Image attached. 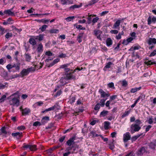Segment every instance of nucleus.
I'll return each instance as SVG.
<instances>
[{
	"instance_id": "56",
	"label": "nucleus",
	"mask_w": 156,
	"mask_h": 156,
	"mask_svg": "<svg viewBox=\"0 0 156 156\" xmlns=\"http://www.w3.org/2000/svg\"><path fill=\"white\" fill-rule=\"evenodd\" d=\"M117 97V95H114L110 97V100L112 101V100H114Z\"/></svg>"
},
{
	"instance_id": "18",
	"label": "nucleus",
	"mask_w": 156,
	"mask_h": 156,
	"mask_svg": "<svg viewBox=\"0 0 156 156\" xmlns=\"http://www.w3.org/2000/svg\"><path fill=\"white\" fill-rule=\"evenodd\" d=\"M106 43L107 46H110L112 44V41L111 38H108L106 40Z\"/></svg>"
},
{
	"instance_id": "47",
	"label": "nucleus",
	"mask_w": 156,
	"mask_h": 156,
	"mask_svg": "<svg viewBox=\"0 0 156 156\" xmlns=\"http://www.w3.org/2000/svg\"><path fill=\"white\" fill-rule=\"evenodd\" d=\"M53 123L51 122L48 124V126L46 127L45 129H50L53 126Z\"/></svg>"
},
{
	"instance_id": "31",
	"label": "nucleus",
	"mask_w": 156,
	"mask_h": 156,
	"mask_svg": "<svg viewBox=\"0 0 156 156\" xmlns=\"http://www.w3.org/2000/svg\"><path fill=\"white\" fill-rule=\"evenodd\" d=\"M110 124L109 122L105 121L104 122V128L105 129H108V126Z\"/></svg>"
},
{
	"instance_id": "4",
	"label": "nucleus",
	"mask_w": 156,
	"mask_h": 156,
	"mask_svg": "<svg viewBox=\"0 0 156 156\" xmlns=\"http://www.w3.org/2000/svg\"><path fill=\"white\" fill-rule=\"evenodd\" d=\"M24 145L23 147L26 148H29L31 151H35L37 149L36 146L35 145H26L25 144H24Z\"/></svg>"
},
{
	"instance_id": "40",
	"label": "nucleus",
	"mask_w": 156,
	"mask_h": 156,
	"mask_svg": "<svg viewBox=\"0 0 156 156\" xmlns=\"http://www.w3.org/2000/svg\"><path fill=\"white\" fill-rule=\"evenodd\" d=\"M74 18H75V16H69L66 18V20L67 21L69 22L73 20Z\"/></svg>"
},
{
	"instance_id": "64",
	"label": "nucleus",
	"mask_w": 156,
	"mask_h": 156,
	"mask_svg": "<svg viewBox=\"0 0 156 156\" xmlns=\"http://www.w3.org/2000/svg\"><path fill=\"white\" fill-rule=\"evenodd\" d=\"M148 123L150 124H151L153 123V121L152 117H151L149 118L148 121Z\"/></svg>"
},
{
	"instance_id": "22",
	"label": "nucleus",
	"mask_w": 156,
	"mask_h": 156,
	"mask_svg": "<svg viewBox=\"0 0 156 156\" xmlns=\"http://www.w3.org/2000/svg\"><path fill=\"white\" fill-rule=\"evenodd\" d=\"M96 16V15H94V16H92V15H89L87 18V23L88 24H90L91 22H92V21L91 20L92 18L91 17L92 16Z\"/></svg>"
},
{
	"instance_id": "49",
	"label": "nucleus",
	"mask_w": 156,
	"mask_h": 156,
	"mask_svg": "<svg viewBox=\"0 0 156 156\" xmlns=\"http://www.w3.org/2000/svg\"><path fill=\"white\" fill-rule=\"evenodd\" d=\"M83 69V68L82 67H77L75 69L73 72V73H74L75 72H76L77 70L80 71L82 70Z\"/></svg>"
},
{
	"instance_id": "19",
	"label": "nucleus",
	"mask_w": 156,
	"mask_h": 156,
	"mask_svg": "<svg viewBox=\"0 0 156 156\" xmlns=\"http://www.w3.org/2000/svg\"><path fill=\"white\" fill-rule=\"evenodd\" d=\"M81 6V5H74L70 6L69 7V9L71 11H73L74 9L80 8Z\"/></svg>"
},
{
	"instance_id": "15",
	"label": "nucleus",
	"mask_w": 156,
	"mask_h": 156,
	"mask_svg": "<svg viewBox=\"0 0 156 156\" xmlns=\"http://www.w3.org/2000/svg\"><path fill=\"white\" fill-rule=\"evenodd\" d=\"M30 109L27 108H25L23 109L22 112L23 115H27L30 113Z\"/></svg>"
},
{
	"instance_id": "53",
	"label": "nucleus",
	"mask_w": 156,
	"mask_h": 156,
	"mask_svg": "<svg viewBox=\"0 0 156 156\" xmlns=\"http://www.w3.org/2000/svg\"><path fill=\"white\" fill-rule=\"evenodd\" d=\"M5 79L6 80H9V75L7 72H6L5 74Z\"/></svg>"
},
{
	"instance_id": "17",
	"label": "nucleus",
	"mask_w": 156,
	"mask_h": 156,
	"mask_svg": "<svg viewBox=\"0 0 156 156\" xmlns=\"http://www.w3.org/2000/svg\"><path fill=\"white\" fill-rule=\"evenodd\" d=\"M25 60L29 62L31 59V56L28 53H25L24 55Z\"/></svg>"
},
{
	"instance_id": "26",
	"label": "nucleus",
	"mask_w": 156,
	"mask_h": 156,
	"mask_svg": "<svg viewBox=\"0 0 156 156\" xmlns=\"http://www.w3.org/2000/svg\"><path fill=\"white\" fill-rule=\"evenodd\" d=\"M65 76H64V77H62L60 80V82L62 84V85L65 84L66 83L65 81V80H68L67 79L65 78Z\"/></svg>"
},
{
	"instance_id": "57",
	"label": "nucleus",
	"mask_w": 156,
	"mask_h": 156,
	"mask_svg": "<svg viewBox=\"0 0 156 156\" xmlns=\"http://www.w3.org/2000/svg\"><path fill=\"white\" fill-rule=\"evenodd\" d=\"M5 58H2L0 59V64L3 65L5 62V60H4Z\"/></svg>"
},
{
	"instance_id": "37",
	"label": "nucleus",
	"mask_w": 156,
	"mask_h": 156,
	"mask_svg": "<svg viewBox=\"0 0 156 156\" xmlns=\"http://www.w3.org/2000/svg\"><path fill=\"white\" fill-rule=\"evenodd\" d=\"M99 19V18L98 17H96L93 18L92 20V25H94L97 22Z\"/></svg>"
},
{
	"instance_id": "16",
	"label": "nucleus",
	"mask_w": 156,
	"mask_h": 156,
	"mask_svg": "<svg viewBox=\"0 0 156 156\" xmlns=\"http://www.w3.org/2000/svg\"><path fill=\"white\" fill-rule=\"evenodd\" d=\"M20 74H21L22 75V77H23L27 75L29 73L27 69H23L20 73Z\"/></svg>"
},
{
	"instance_id": "6",
	"label": "nucleus",
	"mask_w": 156,
	"mask_h": 156,
	"mask_svg": "<svg viewBox=\"0 0 156 156\" xmlns=\"http://www.w3.org/2000/svg\"><path fill=\"white\" fill-rule=\"evenodd\" d=\"M99 92L101 94V98H105L106 97H108L110 94L108 93H107L105 92L102 89H100L99 90Z\"/></svg>"
},
{
	"instance_id": "63",
	"label": "nucleus",
	"mask_w": 156,
	"mask_h": 156,
	"mask_svg": "<svg viewBox=\"0 0 156 156\" xmlns=\"http://www.w3.org/2000/svg\"><path fill=\"white\" fill-rule=\"evenodd\" d=\"M74 26L75 27H76V28L80 30H81V27H82V26L80 25H77L76 24H74Z\"/></svg>"
},
{
	"instance_id": "55",
	"label": "nucleus",
	"mask_w": 156,
	"mask_h": 156,
	"mask_svg": "<svg viewBox=\"0 0 156 156\" xmlns=\"http://www.w3.org/2000/svg\"><path fill=\"white\" fill-rule=\"evenodd\" d=\"M135 122L136 123H134L133 124H136L140 126V125L142 123L141 122V121L139 119H136L135 121Z\"/></svg>"
},
{
	"instance_id": "38",
	"label": "nucleus",
	"mask_w": 156,
	"mask_h": 156,
	"mask_svg": "<svg viewBox=\"0 0 156 156\" xmlns=\"http://www.w3.org/2000/svg\"><path fill=\"white\" fill-rule=\"evenodd\" d=\"M100 108V103H98L95 106L94 109L95 110H99Z\"/></svg>"
},
{
	"instance_id": "62",
	"label": "nucleus",
	"mask_w": 156,
	"mask_h": 156,
	"mask_svg": "<svg viewBox=\"0 0 156 156\" xmlns=\"http://www.w3.org/2000/svg\"><path fill=\"white\" fill-rule=\"evenodd\" d=\"M110 33L112 34H116L118 33V31L117 30H112L110 31Z\"/></svg>"
},
{
	"instance_id": "1",
	"label": "nucleus",
	"mask_w": 156,
	"mask_h": 156,
	"mask_svg": "<svg viewBox=\"0 0 156 156\" xmlns=\"http://www.w3.org/2000/svg\"><path fill=\"white\" fill-rule=\"evenodd\" d=\"M70 64H64L61 66V68H64L65 71L64 76H65V78L67 80H75L77 78L75 75H73V69H71L70 68H67Z\"/></svg>"
},
{
	"instance_id": "30",
	"label": "nucleus",
	"mask_w": 156,
	"mask_h": 156,
	"mask_svg": "<svg viewBox=\"0 0 156 156\" xmlns=\"http://www.w3.org/2000/svg\"><path fill=\"white\" fill-rule=\"evenodd\" d=\"M130 110L127 111H125L124 113L123 114V115H122L121 117L122 118H124L126 116H128L129 114L130 113Z\"/></svg>"
},
{
	"instance_id": "33",
	"label": "nucleus",
	"mask_w": 156,
	"mask_h": 156,
	"mask_svg": "<svg viewBox=\"0 0 156 156\" xmlns=\"http://www.w3.org/2000/svg\"><path fill=\"white\" fill-rule=\"evenodd\" d=\"M108 145L109 146V148L112 150H113L115 148L114 144L112 142H109Z\"/></svg>"
},
{
	"instance_id": "59",
	"label": "nucleus",
	"mask_w": 156,
	"mask_h": 156,
	"mask_svg": "<svg viewBox=\"0 0 156 156\" xmlns=\"http://www.w3.org/2000/svg\"><path fill=\"white\" fill-rule=\"evenodd\" d=\"M25 127L24 126H18L17 128V129H18L21 130H24L25 129Z\"/></svg>"
},
{
	"instance_id": "51",
	"label": "nucleus",
	"mask_w": 156,
	"mask_h": 156,
	"mask_svg": "<svg viewBox=\"0 0 156 156\" xmlns=\"http://www.w3.org/2000/svg\"><path fill=\"white\" fill-rule=\"evenodd\" d=\"M45 54L48 56H51L52 55L53 53L51 51H48L46 52Z\"/></svg>"
},
{
	"instance_id": "28",
	"label": "nucleus",
	"mask_w": 156,
	"mask_h": 156,
	"mask_svg": "<svg viewBox=\"0 0 156 156\" xmlns=\"http://www.w3.org/2000/svg\"><path fill=\"white\" fill-rule=\"evenodd\" d=\"M5 129L6 127H2L1 129L0 130L1 131V133H1V134H3L5 135L7 134V132L5 130Z\"/></svg>"
},
{
	"instance_id": "29",
	"label": "nucleus",
	"mask_w": 156,
	"mask_h": 156,
	"mask_svg": "<svg viewBox=\"0 0 156 156\" xmlns=\"http://www.w3.org/2000/svg\"><path fill=\"white\" fill-rule=\"evenodd\" d=\"M107 98L105 99H101L100 101V105L102 107H104L105 105V102L107 100Z\"/></svg>"
},
{
	"instance_id": "44",
	"label": "nucleus",
	"mask_w": 156,
	"mask_h": 156,
	"mask_svg": "<svg viewBox=\"0 0 156 156\" xmlns=\"http://www.w3.org/2000/svg\"><path fill=\"white\" fill-rule=\"evenodd\" d=\"M5 32L4 28H3L1 26H0V34L1 35L3 34Z\"/></svg>"
},
{
	"instance_id": "3",
	"label": "nucleus",
	"mask_w": 156,
	"mask_h": 156,
	"mask_svg": "<svg viewBox=\"0 0 156 156\" xmlns=\"http://www.w3.org/2000/svg\"><path fill=\"white\" fill-rule=\"evenodd\" d=\"M20 101L17 98L14 97L10 101V105L18 107Z\"/></svg>"
},
{
	"instance_id": "24",
	"label": "nucleus",
	"mask_w": 156,
	"mask_h": 156,
	"mask_svg": "<svg viewBox=\"0 0 156 156\" xmlns=\"http://www.w3.org/2000/svg\"><path fill=\"white\" fill-rule=\"evenodd\" d=\"M145 64L147 65L148 66L151 65L153 64H155L156 63V61H155L154 62H152L151 60H149L148 61H145L144 62Z\"/></svg>"
},
{
	"instance_id": "42",
	"label": "nucleus",
	"mask_w": 156,
	"mask_h": 156,
	"mask_svg": "<svg viewBox=\"0 0 156 156\" xmlns=\"http://www.w3.org/2000/svg\"><path fill=\"white\" fill-rule=\"evenodd\" d=\"M122 84L123 87H126L128 85L127 82L126 80H124L122 82Z\"/></svg>"
},
{
	"instance_id": "48",
	"label": "nucleus",
	"mask_w": 156,
	"mask_h": 156,
	"mask_svg": "<svg viewBox=\"0 0 156 156\" xmlns=\"http://www.w3.org/2000/svg\"><path fill=\"white\" fill-rule=\"evenodd\" d=\"M19 75L17 74L12 75V76H10L9 80L10 79H13L19 77Z\"/></svg>"
},
{
	"instance_id": "11",
	"label": "nucleus",
	"mask_w": 156,
	"mask_h": 156,
	"mask_svg": "<svg viewBox=\"0 0 156 156\" xmlns=\"http://www.w3.org/2000/svg\"><path fill=\"white\" fill-rule=\"evenodd\" d=\"M4 14H8L9 16H14L15 15V13L10 9L5 10L4 11Z\"/></svg>"
},
{
	"instance_id": "45",
	"label": "nucleus",
	"mask_w": 156,
	"mask_h": 156,
	"mask_svg": "<svg viewBox=\"0 0 156 156\" xmlns=\"http://www.w3.org/2000/svg\"><path fill=\"white\" fill-rule=\"evenodd\" d=\"M108 87L111 88H114V84L113 82L109 83L108 84Z\"/></svg>"
},
{
	"instance_id": "35",
	"label": "nucleus",
	"mask_w": 156,
	"mask_h": 156,
	"mask_svg": "<svg viewBox=\"0 0 156 156\" xmlns=\"http://www.w3.org/2000/svg\"><path fill=\"white\" fill-rule=\"evenodd\" d=\"M98 0H91L90 1L89 3L87 5V6L91 5L92 4H94L96 2H97Z\"/></svg>"
},
{
	"instance_id": "20",
	"label": "nucleus",
	"mask_w": 156,
	"mask_h": 156,
	"mask_svg": "<svg viewBox=\"0 0 156 156\" xmlns=\"http://www.w3.org/2000/svg\"><path fill=\"white\" fill-rule=\"evenodd\" d=\"M121 23L120 20H117L114 24L113 27L114 29L117 28L118 27H119Z\"/></svg>"
},
{
	"instance_id": "14",
	"label": "nucleus",
	"mask_w": 156,
	"mask_h": 156,
	"mask_svg": "<svg viewBox=\"0 0 156 156\" xmlns=\"http://www.w3.org/2000/svg\"><path fill=\"white\" fill-rule=\"evenodd\" d=\"M112 64L113 63L111 62H109L108 63H107L106 65L103 69V70L105 71H106L107 70L106 69H107L110 68L111 67V66Z\"/></svg>"
},
{
	"instance_id": "23",
	"label": "nucleus",
	"mask_w": 156,
	"mask_h": 156,
	"mask_svg": "<svg viewBox=\"0 0 156 156\" xmlns=\"http://www.w3.org/2000/svg\"><path fill=\"white\" fill-rule=\"evenodd\" d=\"M59 30L57 29H51L48 30L50 34H56L58 33Z\"/></svg>"
},
{
	"instance_id": "34",
	"label": "nucleus",
	"mask_w": 156,
	"mask_h": 156,
	"mask_svg": "<svg viewBox=\"0 0 156 156\" xmlns=\"http://www.w3.org/2000/svg\"><path fill=\"white\" fill-rule=\"evenodd\" d=\"M48 27V26L46 25H43L41 27L39 28V30H41L42 32H43L45 31Z\"/></svg>"
},
{
	"instance_id": "36",
	"label": "nucleus",
	"mask_w": 156,
	"mask_h": 156,
	"mask_svg": "<svg viewBox=\"0 0 156 156\" xmlns=\"http://www.w3.org/2000/svg\"><path fill=\"white\" fill-rule=\"evenodd\" d=\"M6 96L5 95H3L0 99V103L4 102L5 100Z\"/></svg>"
},
{
	"instance_id": "25",
	"label": "nucleus",
	"mask_w": 156,
	"mask_h": 156,
	"mask_svg": "<svg viewBox=\"0 0 156 156\" xmlns=\"http://www.w3.org/2000/svg\"><path fill=\"white\" fill-rule=\"evenodd\" d=\"M108 112V111L104 110L101 112L100 115V116L105 117L107 115Z\"/></svg>"
},
{
	"instance_id": "8",
	"label": "nucleus",
	"mask_w": 156,
	"mask_h": 156,
	"mask_svg": "<svg viewBox=\"0 0 156 156\" xmlns=\"http://www.w3.org/2000/svg\"><path fill=\"white\" fill-rule=\"evenodd\" d=\"M12 135L13 137L16 138L17 139H19L22 136V132L12 133Z\"/></svg>"
},
{
	"instance_id": "32",
	"label": "nucleus",
	"mask_w": 156,
	"mask_h": 156,
	"mask_svg": "<svg viewBox=\"0 0 156 156\" xmlns=\"http://www.w3.org/2000/svg\"><path fill=\"white\" fill-rule=\"evenodd\" d=\"M156 145L154 143L151 142L149 144V147L153 149H154Z\"/></svg>"
},
{
	"instance_id": "60",
	"label": "nucleus",
	"mask_w": 156,
	"mask_h": 156,
	"mask_svg": "<svg viewBox=\"0 0 156 156\" xmlns=\"http://www.w3.org/2000/svg\"><path fill=\"white\" fill-rule=\"evenodd\" d=\"M62 93V91L61 90L58 91L55 94V97H57L58 96H59Z\"/></svg>"
},
{
	"instance_id": "5",
	"label": "nucleus",
	"mask_w": 156,
	"mask_h": 156,
	"mask_svg": "<svg viewBox=\"0 0 156 156\" xmlns=\"http://www.w3.org/2000/svg\"><path fill=\"white\" fill-rule=\"evenodd\" d=\"M76 140V136H73L69 139L66 142V144L68 145L71 146V145L74 144L75 143V142L74 141Z\"/></svg>"
},
{
	"instance_id": "50",
	"label": "nucleus",
	"mask_w": 156,
	"mask_h": 156,
	"mask_svg": "<svg viewBox=\"0 0 156 156\" xmlns=\"http://www.w3.org/2000/svg\"><path fill=\"white\" fill-rule=\"evenodd\" d=\"M4 84H0V88H4L5 87H7L8 86H6V85H7L8 84V83L6 82H5V83H4Z\"/></svg>"
},
{
	"instance_id": "61",
	"label": "nucleus",
	"mask_w": 156,
	"mask_h": 156,
	"mask_svg": "<svg viewBox=\"0 0 156 156\" xmlns=\"http://www.w3.org/2000/svg\"><path fill=\"white\" fill-rule=\"evenodd\" d=\"M129 43L128 42V41H127V40H125V39H124L122 43L124 45H127L128 43Z\"/></svg>"
},
{
	"instance_id": "13",
	"label": "nucleus",
	"mask_w": 156,
	"mask_h": 156,
	"mask_svg": "<svg viewBox=\"0 0 156 156\" xmlns=\"http://www.w3.org/2000/svg\"><path fill=\"white\" fill-rule=\"evenodd\" d=\"M43 45L41 43L38 45L37 51L38 53H39L43 52Z\"/></svg>"
},
{
	"instance_id": "41",
	"label": "nucleus",
	"mask_w": 156,
	"mask_h": 156,
	"mask_svg": "<svg viewBox=\"0 0 156 156\" xmlns=\"http://www.w3.org/2000/svg\"><path fill=\"white\" fill-rule=\"evenodd\" d=\"M53 110H58L59 109L60 106L57 104H55L52 107Z\"/></svg>"
},
{
	"instance_id": "9",
	"label": "nucleus",
	"mask_w": 156,
	"mask_h": 156,
	"mask_svg": "<svg viewBox=\"0 0 156 156\" xmlns=\"http://www.w3.org/2000/svg\"><path fill=\"white\" fill-rule=\"evenodd\" d=\"M147 22L148 25H150L152 22L155 23L156 22V18L154 16H153L151 19V16H149L147 19Z\"/></svg>"
},
{
	"instance_id": "10",
	"label": "nucleus",
	"mask_w": 156,
	"mask_h": 156,
	"mask_svg": "<svg viewBox=\"0 0 156 156\" xmlns=\"http://www.w3.org/2000/svg\"><path fill=\"white\" fill-rule=\"evenodd\" d=\"M147 43L149 45L156 44V39L154 38H150L147 41Z\"/></svg>"
},
{
	"instance_id": "54",
	"label": "nucleus",
	"mask_w": 156,
	"mask_h": 156,
	"mask_svg": "<svg viewBox=\"0 0 156 156\" xmlns=\"http://www.w3.org/2000/svg\"><path fill=\"white\" fill-rule=\"evenodd\" d=\"M38 37V39L39 41H41L43 40L44 36L43 35L41 34H39L38 36H37Z\"/></svg>"
},
{
	"instance_id": "46",
	"label": "nucleus",
	"mask_w": 156,
	"mask_h": 156,
	"mask_svg": "<svg viewBox=\"0 0 156 156\" xmlns=\"http://www.w3.org/2000/svg\"><path fill=\"white\" fill-rule=\"evenodd\" d=\"M12 34L9 33H7L5 35V37L7 39H8L10 37H12Z\"/></svg>"
},
{
	"instance_id": "21",
	"label": "nucleus",
	"mask_w": 156,
	"mask_h": 156,
	"mask_svg": "<svg viewBox=\"0 0 156 156\" xmlns=\"http://www.w3.org/2000/svg\"><path fill=\"white\" fill-rule=\"evenodd\" d=\"M142 133L138 134L136 136H133L131 138L132 142H133V141H136L138 138L142 135Z\"/></svg>"
},
{
	"instance_id": "39",
	"label": "nucleus",
	"mask_w": 156,
	"mask_h": 156,
	"mask_svg": "<svg viewBox=\"0 0 156 156\" xmlns=\"http://www.w3.org/2000/svg\"><path fill=\"white\" fill-rule=\"evenodd\" d=\"M27 69L29 73L31 72H34L35 70V68L32 67L28 68Z\"/></svg>"
},
{
	"instance_id": "7",
	"label": "nucleus",
	"mask_w": 156,
	"mask_h": 156,
	"mask_svg": "<svg viewBox=\"0 0 156 156\" xmlns=\"http://www.w3.org/2000/svg\"><path fill=\"white\" fill-rule=\"evenodd\" d=\"M131 139V136L129 132H127L123 135V141L124 142H127Z\"/></svg>"
},
{
	"instance_id": "58",
	"label": "nucleus",
	"mask_w": 156,
	"mask_h": 156,
	"mask_svg": "<svg viewBox=\"0 0 156 156\" xmlns=\"http://www.w3.org/2000/svg\"><path fill=\"white\" fill-rule=\"evenodd\" d=\"M156 55V50H154L149 55L150 57Z\"/></svg>"
},
{
	"instance_id": "12",
	"label": "nucleus",
	"mask_w": 156,
	"mask_h": 156,
	"mask_svg": "<svg viewBox=\"0 0 156 156\" xmlns=\"http://www.w3.org/2000/svg\"><path fill=\"white\" fill-rule=\"evenodd\" d=\"M146 151V149L144 147H142L140 148L138 151L137 154L138 155H142Z\"/></svg>"
},
{
	"instance_id": "2",
	"label": "nucleus",
	"mask_w": 156,
	"mask_h": 156,
	"mask_svg": "<svg viewBox=\"0 0 156 156\" xmlns=\"http://www.w3.org/2000/svg\"><path fill=\"white\" fill-rule=\"evenodd\" d=\"M141 129L140 126L136 124H132L130 126V132L132 134L138 131Z\"/></svg>"
},
{
	"instance_id": "43",
	"label": "nucleus",
	"mask_w": 156,
	"mask_h": 156,
	"mask_svg": "<svg viewBox=\"0 0 156 156\" xmlns=\"http://www.w3.org/2000/svg\"><path fill=\"white\" fill-rule=\"evenodd\" d=\"M41 125V123L40 122L38 121H36L34 122L33 124V126H40Z\"/></svg>"
},
{
	"instance_id": "52",
	"label": "nucleus",
	"mask_w": 156,
	"mask_h": 156,
	"mask_svg": "<svg viewBox=\"0 0 156 156\" xmlns=\"http://www.w3.org/2000/svg\"><path fill=\"white\" fill-rule=\"evenodd\" d=\"M65 138L66 136H63L60 137L59 139V142L61 143L62 142L65 140Z\"/></svg>"
},
{
	"instance_id": "27",
	"label": "nucleus",
	"mask_w": 156,
	"mask_h": 156,
	"mask_svg": "<svg viewBox=\"0 0 156 156\" xmlns=\"http://www.w3.org/2000/svg\"><path fill=\"white\" fill-rule=\"evenodd\" d=\"M29 42L30 44L34 45L36 44V42L35 40L33 38H30L29 40Z\"/></svg>"
}]
</instances>
